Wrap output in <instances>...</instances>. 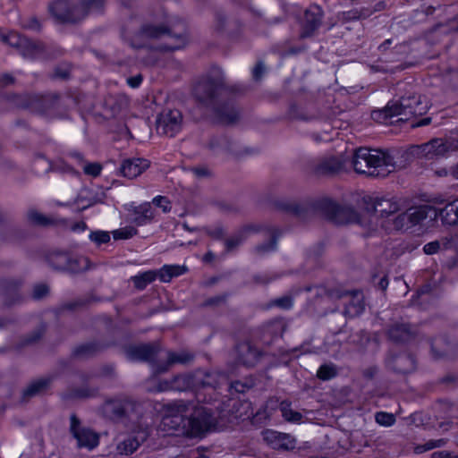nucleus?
<instances>
[{"instance_id": "8fccbe9b", "label": "nucleus", "mask_w": 458, "mask_h": 458, "mask_svg": "<svg viewBox=\"0 0 458 458\" xmlns=\"http://www.w3.org/2000/svg\"><path fill=\"white\" fill-rule=\"evenodd\" d=\"M152 203L156 207L161 208L163 210V212H165V213L169 212L171 210V208H172V203L168 199V198L165 197V196H161V195L156 196L153 199Z\"/></svg>"}, {"instance_id": "f257e3e1", "label": "nucleus", "mask_w": 458, "mask_h": 458, "mask_svg": "<svg viewBox=\"0 0 458 458\" xmlns=\"http://www.w3.org/2000/svg\"><path fill=\"white\" fill-rule=\"evenodd\" d=\"M216 416L208 406H195L192 402L177 400L165 405L161 427L168 434L182 432L190 437H202L216 428Z\"/></svg>"}, {"instance_id": "c9c22d12", "label": "nucleus", "mask_w": 458, "mask_h": 458, "mask_svg": "<svg viewBox=\"0 0 458 458\" xmlns=\"http://www.w3.org/2000/svg\"><path fill=\"white\" fill-rule=\"evenodd\" d=\"M52 381L51 377H45L38 378L33 382H31L26 389L23 391V396L25 398L35 396L38 394H41L49 386Z\"/></svg>"}, {"instance_id": "a19ab883", "label": "nucleus", "mask_w": 458, "mask_h": 458, "mask_svg": "<svg viewBox=\"0 0 458 458\" xmlns=\"http://www.w3.org/2000/svg\"><path fill=\"white\" fill-rule=\"evenodd\" d=\"M104 5L105 0H82L79 4L81 19L83 20L92 9L103 11Z\"/></svg>"}, {"instance_id": "f03ea898", "label": "nucleus", "mask_w": 458, "mask_h": 458, "mask_svg": "<svg viewBox=\"0 0 458 458\" xmlns=\"http://www.w3.org/2000/svg\"><path fill=\"white\" fill-rule=\"evenodd\" d=\"M273 206L276 210L304 217L309 211L321 214L326 220L344 225L351 223L361 224V215L352 206L342 205L329 197H321L300 204L287 199H276Z\"/></svg>"}, {"instance_id": "c756f323", "label": "nucleus", "mask_w": 458, "mask_h": 458, "mask_svg": "<svg viewBox=\"0 0 458 458\" xmlns=\"http://www.w3.org/2000/svg\"><path fill=\"white\" fill-rule=\"evenodd\" d=\"M259 231V226L253 224H249L243 225L234 235L225 238V250L226 252H231L234 250L238 246H240L244 239L246 238L247 233H258Z\"/></svg>"}, {"instance_id": "3c124183", "label": "nucleus", "mask_w": 458, "mask_h": 458, "mask_svg": "<svg viewBox=\"0 0 458 458\" xmlns=\"http://www.w3.org/2000/svg\"><path fill=\"white\" fill-rule=\"evenodd\" d=\"M70 76H71V71L69 69L64 68L62 66H56V67H55V69L53 71L51 78L54 80L58 79V80L66 81L70 78Z\"/></svg>"}, {"instance_id": "680f3d73", "label": "nucleus", "mask_w": 458, "mask_h": 458, "mask_svg": "<svg viewBox=\"0 0 458 458\" xmlns=\"http://www.w3.org/2000/svg\"><path fill=\"white\" fill-rule=\"evenodd\" d=\"M156 391L157 392L174 391L173 378L170 380L159 381L157 386H156Z\"/></svg>"}, {"instance_id": "e433bc0d", "label": "nucleus", "mask_w": 458, "mask_h": 458, "mask_svg": "<svg viewBox=\"0 0 458 458\" xmlns=\"http://www.w3.org/2000/svg\"><path fill=\"white\" fill-rule=\"evenodd\" d=\"M154 218V214L149 204L140 205L135 209L134 223L138 226L149 224Z\"/></svg>"}, {"instance_id": "f8f14e48", "label": "nucleus", "mask_w": 458, "mask_h": 458, "mask_svg": "<svg viewBox=\"0 0 458 458\" xmlns=\"http://www.w3.org/2000/svg\"><path fill=\"white\" fill-rule=\"evenodd\" d=\"M3 40L10 46L16 47L21 55L32 60L40 58L45 53L42 43L36 42L20 34L10 33L3 36Z\"/></svg>"}, {"instance_id": "423d86ee", "label": "nucleus", "mask_w": 458, "mask_h": 458, "mask_svg": "<svg viewBox=\"0 0 458 458\" xmlns=\"http://www.w3.org/2000/svg\"><path fill=\"white\" fill-rule=\"evenodd\" d=\"M227 377L220 373L212 371L197 370L192 374L177 375L173 377L174 391L182 392L190 389L195 391L198 402L212 403L215 398L211 393L223 383H226Z\"/></svg>"}, {"instance_id": "4d7b16f0", "label": "nucleus", "mask_w": 458, "mask_h": 458, "mask_svg": "<svg viewBox=\"0 0 458 458\" xmlns=\"http://www.w3.org/2000/svg\"><path fill=\"white\" fill-rule=\"evenodd\" d=\"M48 293V287L46 284H37L33 288L32 297L35 300H40L45 297Z\"/></svg>"}, {"instance_id": "aec40b11", "label": "nucleus", "mask_w": 458, "mask_h": 458, "mask_svg": "<svg viewBox=\"0 0 458 458\" xmlns=\"http://www.w3.org/2000/svg\"><path fill=\"white\" fill-rule=\"evenodd\" d=\"M182 122V115L179 110H168L157 117V129L160 133L172 138L180 131Z\"/></svg>"}, {"instance_id": "69168bd1", "label": "nucleus", "mask_w": 458, "mask_h": 458, "mask_svg": "<svg viewBox=\"0 0 458 458\" xmlns=\"http://www.w3.org/2000/svg\"><path fill=\"white\" fill-rule=\"evenodd\" d=\"M15 78L8 72L0 75V84L3 87H7L15 83Z\"/></svg>"}, {"instance_id": "20e7f679", "label": "nucleus", "mask_w": 458, "mask_h": 458, "mask_svg": "<svg viewBox=\"0 0 458 458\" xmlns=\"http://www.w3.org/2000/svg\"><path fill=\"white\" fill-rule=\"evenodd\" d=\"M0 100L13 105L17 109L27 110L44 117L56 115L61 107V96L56 92H1Z\"/></svg>"}, {"instance_id": "4be33fe9", "label": "nucleus", "mask_w": 458, "mask_h": 458, "mask_svg": "<svg viewBox=\"0 0 458 458\" xmlns=\"http://www.w3.org/2000/svg\"><path fill=\"white\" fill-rule=\"evenodd\" d=\"M162 357L160 364L156 365L155 374L166 372L174 364H187L194 359V355L186 351L175 352L163 350Z\"/></svg>"}, {"instance_id": "a18cd8bd", "label": "nucleus", "mask_w": 458, "mask_h": 458, "mask_svg": "<svg viewBox=\"0 0 458 458\" xmlns=\"http://www.w3.org/2000/svg\"><path fill=\"white\" fill-rule=\"evenodd\" d=\"M336 375V367L332 363L321 365L317 371V377L321 380H330Z\"/></svg>"}, {"instance_id": "1a4fd4ad", "label": "nucleus", "mask_w": 458, "mask_h": 458, "mask_svg": "<svg viewBox=\"0 0 458 458\" xmlns=\"http://www.w3.org/2000/svg\"><path fill=\"white\" fill-rule=\"evenodd\" d=\"M428 216V211L424 207L415 209H409L397 214L392 221H386L384 224L385 232L392 233L403 230L411 229L420 225Z\"/></svg>"}, {"instance_id": "bb28decb", "label": "nucleus", "mask_w": 458, "mask_h": 458, "mask_svg": "<svg viewBox=\"0 0 458 458\" xmlns=\"http://www.w3.org/2000/svg\"><path fill=\"white\" fill-rule=\"evenodd\" d=\"M387 367L402 374H406L414 370L416 362L415 359L407 353H401L395 356H390L386 360Z\"/></svg>"}, {"instance_id": "37998d69", "label": "nucleus", "mask_w": 458, "mask_h": 458, "mask_svg": "<svg viewBox=\"0 0 458 458\" xmlns=\"http://www.w3.org/2000/svg\"><path fill=\"white\" fill-rule=\"evenodd\" d=\"M279 237L278 229L273 228L271 230V235L269 239L263 243H260L256 246V250L259 253H265L271 250H274L276 248L277 241Z\"/></svg>"}, {"instance_id": "9d476101", "label": "nucleus", "mask_w": 458, "mask_h": 458, "mask_svg": "<svg viewBox=\"0 0 458 458\" xmlns=\"http://www.w3.org/2000/svg\"><path fill=\"white\" fill-rule=\"evenodd\" d=\"M186 271L187 267L185 266L165 265L158 272L148 270L131 276V281L137 289L143 290L157 276L160 281L168 283L173 277L183 275Z\"/></svg>"}, {"instance_id": "f3484780", "label": "nucleus", "mask_w": 458, "mask_h": 458, "mask_svg": "<svg viewBox=\"0 0 458 458\" xmlns=\"http://www.w3.org/2000/svg\"><path fill=\"white\" fill-rule=\"evenodd\" d=\"M394 106L400 115H403L405 119L422 115L428 110V104L421 100V96L412 95L409 97H402L398 100H394Z\"/></svg>"}, {"instance_id": "473e14b6", "label": "nucleus", "mask_w": 458, "mask_h": 458, "mask_svg": "<svg viewBox=\"0 0 458 458\" xmlns=\"http://www.w3.org/2000/svg\"><path fill=\"white\" fill-rule=\"evenodd\" d=\"M27 219L30 224L38 226H50V225H65L67 223V219L65 218H53L47 216L36 209H30L27 213Z\"/></svg>"}, {"instance_id": "09e8293b", "label": "nucleus", "mask_w": 458, "mask_h": 458, "mask_svg": "<svg viewBox=\"0 0 458 458\" xmlns=\"http://www.w3.org/2000/svg\"><path fill=\"white\" fill-rule=\"evenodd\" d=\"M376 422L384 427H390L394 424L395 418L392 413L378 411L375 415Z\"/></svg>"}, {"instance_id": "39448f33", "label": "nucleus", "mask_w": 458, "mask_h": 458, "mask_svg": "<svg viewBox=\"0 0 458 458\" xmlns=\"http://www.w3.org/2000/svg\"><path fill=\"white\" fill-rule=\"evenodd\" d=\"M352 165L359 174L386 177L395 170V161L388 149L360 147L354 151Z\"/></svg>"}, {"instance_id": "b1692460", "label": "nucleus", "mask_w": 458, "mask_h": 458, "mask_svg": "<svg viewBox=\"0 0 458 458\" xmlns=\"http://www.w3.org/2000/svg\"><path fill=\"white\" fill-rule=\"evenodd\" d=\"M262 436L264 441L273 449L291 450L295 447V440L288 434L266 429L262 432Z\"/></svg>"}, {"instance_id": "79ce46f5", "label": "nucleus", "mask_w": 458, "mask_h": 458, "mask_svg": "<svg viewBox=\"0 0 458 458\" xmlns=\"http://www.w3.org/2000/svg\"><path fill=\"white\" fill-rule=\"evenodd\" d=\"M380 197H372L365 195L360 199V207L368 213L369 216H373L377 213Z\"/></svg>"}, {"instance_id": "864d4df0", "label": "nucleus", "mask_w": 458, "mask_h": 458, "mask_svg": "<svg viewBox=\"0 0 458 458\" xmlns=\"http://www.w3.org/2000/svg\"><path fill=\"white\" fill-rule=\"evenodd\" d=\"M273 305L284 310H289L293 305V300L291 296H283L273 301Z\"/></svg>"}, {"instance_id": "a878e982", "label": "nucleus", "mask_w": 458, "mask_h": 458, "mask_svg": "<svg viewBox=\"0 0 458 458\" xmlns=\"http://www.w3.org/2000/svg\"><path fill=\"white\" fill-rule=\"evenodd\" d=\"M380 206H378L377 213L380 227L385 231L384 224L386 221H392L393 218L399 214L401 207L399 202L394 198L386 199L379 198Z\"/></svg>"}, {"instance_id": "4468645a", "label": "nucleus", "mask_w": 458, "mask_h": 458, "mask_svg": "<svg viewBox=\"0 0 458 458\" xmlns=\"http://www.w3.org/2000/svg\"><path fill=\"white\" fill-rule=\"evenodd\" d=\"M70 431L80 448L93 450L99 445V435L89 428L82 427L75 414L70 417Z\"/></svg>"}, {"instance_id": "13d9d810", "label": "nucleus", "mask_w": 458, "mask_h": 458, "mask_svg": "<svg viewBox=\"0 0 458 458\" xmlns=\"http://www.w3.org/2000/svg\"><path fill=\"white\" fill-rule=\"evenodd\" d=\"M265 71L266 68L264 64L261 61H259L252 69V79L255 81H259L262 79Z\"/></svg>"}, {"instance_id": "e2e57ef3", "label": "nucleus", "mask_w": 458, "mask_h": 458, "mask_svg": "<svg viewBox=\"0 0 458 458\" xmlns=\"http://www.w3.org/2000/svg\"><path fill=\"white\" fill-rule=\"evenodd\" d=\"M25 26L27 29L35 31H39L42 28L40 21L35 16L29 18Z\"/></svg>"}, {"instance_id": "393cba45", "label": "nucleus", "mask_w": 458, "mask_h": 458, "mask_svg": "<svg viewBox=\"0 0 458 458\" xmlns=\"http://www.w3.org/2000/svg\"><path fill=\"white\" fill-rule=\"evenodd\" d=\"M235 352L238 363L246 367L255 366L261 357V352L250 342L239 344Z\"/></svg>"}, {"instance_id": "de8ad7c7", "label": "nucleus", "mask_w": 458, "mask_h": 458, "mask_svg": "<svg viewBox=\"0 0 458 458\" xmlns=\"http://www.w3.org/2000/svg\"><path fill=\"white\" fill-rule=\"evenodd\" d=\"M287 118L290 120H308V117L304 114V111L296 103L290 104L287 111Z\"/></svg>"}, {"instance_id": "c03bdc74", "label": "nucleus", "mask_w": 458, "mask_h": 458, "mask_svg": "<svg viewBox=\"0 0 458 458\" xmlns=\"http://www.w3.org/2000/svg\"><path fill=\"white\" fill-rule=\"evenodd\" d=\"M435 286L431 284H426L421 286L416 293V297L412 300L413 304L421 305L422 302L427 301L430 297L435 295Z\"/></svg>"}, {"instance_id": "ddd939ff", "label": "nucleus", "mask_w": 458, "mask_h": 458, "mask_svg": "<svg viewBox=\"0 0 458 458\" xmlns=\"http://www.w3.org/2000/svg\"><path fill=\"white\" fill-rule=\"evenodd\" d=\"M163 350L158 344L131 345L125 349L126 357L131 360L147 361L151 364L153 372L157 364H160Z\"/></svg>"}, {"instance_id": "2eb2a0df", "label": "nucleus", "mask_w": 458, "mask_h": 458, "mask_svg": "<svg viewBox=\"0 0 458 458\" xmlns=\"http://www.w3.org/2000/svg\"><path fill=\"white\" fill-rule=\"evenodd\" d=\"M135 403L128 397H117L106 400L99 408V413L109 420H118L125 416L129 411L134 410Z\"/></svg>"}, {"instance_id": "6e6d98bb", "label": "nucleus", "mask_w": 458, "mask_h": 458, "mask_svg": "<svg viewBox=\"0 0 458 458\" xmlns=\"http://www.w3.org/2000/svg\"><path fill=\"white\" fill-rule=\"evenodd\" d=\"M208 235L215 240L225 242L226 232L223 226H216L208 231Z\"/></svg>"}, {"instance_id": "58836bf2", "label": "nucleus", "mask_w": 458, "mask_h": 458, "mask_svg": "<svg viewBox=\"0 0 458 458\" xmlns=\"http://www.w3.org/2000/svg\"><path fill=\"white\" fill-rule=\"evenodd\" d=\"M106 346V344L95 342L87 343L77 346L73 351V355L80 358L88 357L104 349Z\"/></svg>"}, {"instance_id": "9b49d317", "label": "nucleus", "mask_w": 458, "mask_h": 458, "mask_svg": "<svg viewBox=\"0 0 458 458\" xmlns=\"http://www.w3.org/2000/svg\"><path fill=\"white\" fill-rule=\"evenodd\" d=\"M48 12L59 24H76L81 21L79 4L72 0H53Z\"/></svg>"}, {"instance_id": "7ed1b4c3", "label": "nucleus", "mask_w": 458, "mask_h": 458, "mask_svg": "<svg viewBox=\"0 0 458 458\" xmlns=\"http://www.w3.org/2000/svg\"><path fill=\"white\" fill-rule=\"evenodd\" d=\"M223 91H233V89L227 87L222 76L207 75L193 86L192 95L201 106L212 109L214 123L233 124L238 122L240 114L233 101L217 103L218 96Z\"/></svg>"}, {"instance_id": "338daca9", "label": "nucleus", "mask_w": 458, "mask_h": 458, "mask_svg": "<svg viewBox=\"0 0 458 458\" xmlns=\"http://www.w3.org/2000/svg\"><path fill=\"white\" fill-rule=\"evenodd\" d=\"M443 339H437V338H435L431 341L430 343V345H431V352H432V354L433 356L436 358V359H438V358H442L445 356V352L443 351H437V344H438V342L439 341H442Z\"/></svg>"}, {"instance_id": "bf43d9fd", "label": "nucleus", "mask_w": 458, "mask_h": 458, "mask_svg": "<svg viewBox=\"0 0 458 458\" xmlns=\"http://www.w3.org/2000/svg\"><path fill=\"white\" fill-rule=\"evenodd\" d=\"M143 76L141 73H138L134 76H130L127 78L126 82L127 85L131 89H138L141 86L143 82Z\"/></svg>"}, {"instance_id": "5fc2aeb1", "label": "nucleus", "mask_w": 458, "mask_h": 458, "mask_svg": "<svg viewBox=\"0 0 458 458\" xmlns=\"http://www.w3.org/2000/svg\"><path fill=\"white\" fill-rule=\"evenodd\" d=\"M83 170L86 174L97 177L101 174L102 165L98 163H88Z\"/></svg>"}, {"instance_id": "603ef678", "label": "nucleus", "mask_w": 458, "mask_h": 458, "mask_svg": "<svg viewBox=\"0 0 458 458\" xmlns=\"http://www.w3.org/2000/svg\"><path fill=\"white\" fill-rule=\"evenodd\" d=\"M191 172L197 178H208L213 175L211 170L206 165L193 166Z\"/></svg>"}, {"instance_id": "6e6552de", "label": "nucleus", "mask_w": 458, "mask_h": 458, "mask_svg": "<svg viewBox=\"0 0 458 458\" xmlns=\"http://www.w3.org/2000/svg\"><path fill=\"white\" fill-rule=\"evenodd\" d=\"M244 24L240 18L226 15L222 10L215 13V32L231 42H240L242 38Z\"/></svg>"}, {"instance_id": "6ab92c4d", "label": "nucleus", "mask_w": 458, "mask_h": 458, "mask_svg": "<svg viewBox=\"0 0 458 458\" xmlns=\"http://www.w3.org/2000/svg\"><path fill=\"white\" fill-rule=\"evenodd\" d=\"M332 297L342 299L345 297V313L350 317H357L362 314L365 310L364 294L361 291H332L330 293Z\"/></svg>"}, {"instance_id": "412c9836", "label": "nucleus", "mask_w": 458, "mask_h": 458, "mask_svg": "<svg viewBox=\"0 0 458 458\" xmlns=\"http://www.w3.org/2000/svg\"><path fill=\"white\" fill-rule=\"evenodd\" d=\"M148 435L149 432L147 428L133 431L117 443V453L121 455L132 454L147 440Z\"/></svg>"}, {"instance_id": "774afa93", "label": "nucleus", "mask_w": 458, "mask_h": 458, "mask_svg": "<svg viewBox=\"0 0 458 458\" xmlns=\"http://www.w3.org/2000/svg\"><path fill=\"white\" fill-rule=\"evenodd\" d=\"M432 449H434V446L432 444V440L430 439L423 445H418L417 446H415L414 452H415V454H420L425 453L427 451H430Z\"/></svg>"}, {"instance_id": "0e129e2a", "label": "nucleus", "mask_w": 458, "mask_h": 458, "mask_svg": "<svg viewBox=\"0 0 458 458\" xmlns=\"http://www.w3.org/2000/svg\"><path fill=\"white\" fill-rule=\"evenodd\" d=\"M70 229L75 233H82L88 229V225L83 220L76 221L71 225Z\"/></svg>"}, {"instance_id": "dca6fc26", "label": "nucleus", "mask_w": 458, "mask_h": 458, "mask_svg": "<svg viewBox=\"0 0 458 458\" xmlns=\"http://www.w3.org/2000/svg\"><path fill=\"white\" fill-rule=\"evenodd\" d=\"M324 12L318 4H310L304 12L303 17L300 20L301 38H308L314 35L321 25Z\"/></svg>"}, {"instance_id": "7c9ffc66", "label": "nucleus", "mask_w": 458, "mask_h": 458, "mask_svg": "<svg viewBox=\"0 0 458 458\" xmlns=\"http://www.w3.org/2000/svg\"><path fill=\"white\" fill-rule=\"evenodd\" d=\"M394 100L392 99L387 102L385 107L381 109H375L371 112V119L379 124H388L394 117L399 116L400 112H397L394 106Z\"/></svg>"}, {"instance_id": "052dcab7", "label": "nucleus", "mask_w": 458, "mask_h": 458, "mask_svg": "<svg viewBox=\"0 0 458 458\" xmlns=\"http://www.w3.org/2000/svg\"><path fill=\"white\" fill-rule=\"evenodd\" d=\"M440 250V243L437 241L430 242L423 246V251L427 255H434Z\"/></svg>"}, {"instance_id": "ea45409f", "label": "nucleus", "mask_w": 458, "mask_h": 458, "mask_svg": "<svg viewBox=\"0 0 458 458\" xmlns=\"http://www.w3.org/2000/svg\"><path fill=\"white\" fill-rule=\"evenodd\" d=\"M292 403L289 401L280 403L279 410L284 419L289 422H300L302 419L301 412L292 409Z\"/></svg>"}, {"instance_id": "cd10ccee", "label": "nucleus", "mask_w": 458, "mask_h": 458, "mask_svg": "<svg viewBox=\"0 0 458 458\" xmlns=\"http://www.w3.org/2000/svg\"><path fill=\"white\" fill-rule=\"evenodd\" d=\"M149 166V161L142 157L129 158L123 161L121 174L123 176L132 179L141 174Z\"/></svg>"}, {"instance_id": "2f4dec72", "label": "nucleus", "mask_w": 458, "mask_h": 458, "mask_svg": "<svg viewBox=\"0 0 458 458\" xmlns=\"http://www.w3.org/2000/svg\"><path fill=\"white\" fill-rule=\"evenodd\" d=\"M233 140L227 134L213 135L208 142V148L212 151L222 150L227 154L239 157V154L234 153L233 148Z\"/></svg>"}, {"instance_id": "a211bd4d", "label": "nucleus", "mask_w": 458, "mask_h": 458, "mask_svg": "<svg viewBox=\"0 0 458 458\" xmlns=\"http://www.w3.org/2000/svg\"><path fill=\"white\" fill-rule=\"evenodd\" d=\"M448 151L446 143L439 138H434L421 145H414L410 148V153L419 158L433 160L444 157Z\"/></svg>"}, {"instance_id": "72a5a7b5", "label": "nucleus", "mask_w": 458, "mask_h": 458, "mask_svg": "<svg viewBox=\"0 0 458 458\" xmlns=\"http://www.w3.org/2000/svg\"><path fill=\"white\" fill-rule=\"evenodd\" d=\"M343 164L335 157H330L322 160L313 168V174L316 175H334L341 172Z\"/></svg>"}, {"instance_id": "4c0bfd02", "label": "nucleus", "mask_w": 458, "mask_h": 458, "mask_svg": "<svg viewBox=\"0 0 458 458\" xmlns=\"http://www.w3.org/2000/svg\"><path fill=\"white\" fill-rule=\"evenodd\" d=\"M217 373L223 374L227 377L226 383L221 384L219 386L216 388L215 393H211V396L215 398L213 402H216L217 400L218 392L217 390L220 389L223 386H227L231 390H234L236 393H244L247 389L250 388V385L247 383H242L241 381H231L230 382V375L229 373L225 371H216Z\"/></svg>"}, {"instance_id": "49530a36", "label": "nucleus", "mask_w": 458, "mask_h": 458, "mask_svg": "<svg viewBox=\"0 0 458 458\" xmlns=\"http://www.w3.org/2000/svg\"><path fill=\"white\" fill-rule=\"evenodd\" d=\"M89 238L98 247L110 242V235L108 232L101 230L91 231Z\"/></svg>"}, {"instance_id": "0eeeda50", "label": "nucleus", "mask_w": 458, "mask_h": 458, "mask_svg": "<svg viewBox=\"0 0 458 458\" xmlns=\"http://www.w3.org/2000/svg\"><path fill=\"white\" fill-rule=\"evenodd\" d=\"M138 35L151 39H157L166 35L174 38L176 44H160L157 50L160 52H174L182 49L187 44V37L184 34H174L171 28L165 24L154 25L152 23H143L138 30Z\"/></svg>"}, {"instance_id": "5701e85b", "label": "nucleus", "mask_w": 458, "mask_h": 458, "mask_svg": "<svg viewBox=\"0 0 458 458\" xmlns=\"http://www.w3.org/2000/svg\"><path fill=\"white\" fill-rule=\"evenodd\" d=\"M49 267L55 271L77 274L89 268V259H45Z\"/></svg>"}, {"instance_id": "c85d7f7f", "label": "nucleus", "mask_w": 458, "mask_h": 458, "mask_svg": "<svg viewBox=\"0 0 458 458\" xmlns=\"http://www.w3.org/2000/svg\"><path fill=\"white\" fill-rule=\"evenodd\" d=\"M417 328L409 324H394L388 329V335L395 343L410 342L415 338Z\"/></svg>"}, {"instance_id": "f704fd0d", "label": "nucleus", "mask_w": 458, "mask_h": 458, "mask_svg": "<svg viewBox=\"0 0 458 458\" xmlns=\"http://www.w3.org/2000/svg\"><path fill=\"white\" fill-rule=\"evenodd\" d=\"M438 216L444 225H458V198L448 202L443 208L439 209Z\"/></svg>"}]
</instances>
